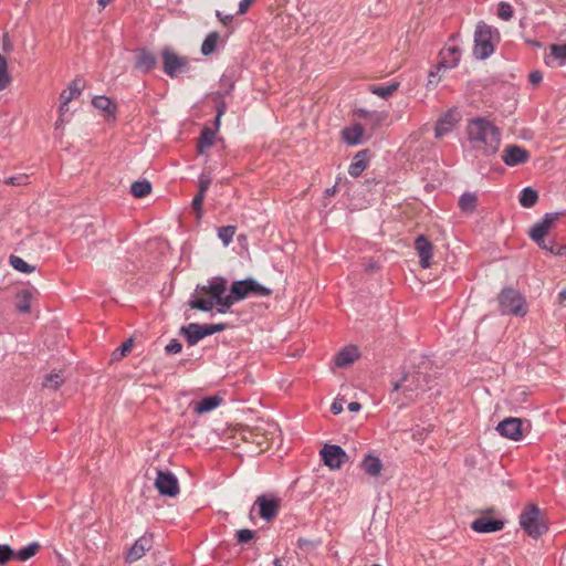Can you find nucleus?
Returning a JSON list of instances; mask_svg holds the SVG:
<instances>
[{
	"label": "nucleus",
	"mask_w": 566,
	"mask_h": 566,
	"mask_svg": "<svg viewBox=\"0 0 566 566\" xmlns=\"http://www.w3.org/2000/svg\"><path fill=\"white\" fill-rule=\"evenodd\" d=\"M212 178L209 172H201L198 179V192L206 196L207 190L211 185Z\"/></svg>",
	"instance_id": "obj_44"
},
{
	"label": "nucleus",
	"mask_w": 566,
	"mask_h": 566,
	"mask_svg": "<svg viewBox=\"0 0 566 566\" xmlns=\"http://www.w3.org/2000/svg\"><path fill=\"white\" fill-rule=\"evenodd\" d=\"M32 292L22 290L15 295V308L19 313H29L31 310Z\"/></svg>",
	"instance_id": "obj_30"
},
{
	"label": "nucleus",
	"mask_w": 566,
	"mask_h": 566,
	"mask_svg": "<svg viewBox=\"0 0 566 566\" xmlns=\"http://www.w3.org/2000/svg\"><path fill=\"white\" fill-rule=\"evenodd\" d=\"M455 118L452 112L446 113L438 122L434 128V135L437 138L450 133L454 127Z\"/></svg>",
	"instance_id": "obj_25"
},
{
	"label": "nucleus",
	"mask_w": 566,
	"mask_h": 566,
	"mask_svg": "<svg viewBox=\"0 0 566 566\" xmlns=\"http://www.w3.org/2000/svg\"><path fill=\"white\" fill-rule=\"evenodd\" d=\"M85 87V81L81 77H75L66 90L60 94V99L64 105H67L72 99L78 97Z\"/></svg>",
	"instance_id": "obj_24"
},
{
	"label": "nucleus",
	"mask_w": 566,
	"mask_h": 566,
	"mask_svg": "<svg viewBox=\"0 0 566 566\" xmlns=\"http://www.w3.org/2000/svg\"><path fill=\"white\" fill-rule=\"evenodd\" d=\"M216 17L226 27L230 25L233 21L232 14L223 15L219 10L216 11Z\"/></svg>",
	"instance_id": "obj_54"
},
{
	"label": "nucleus",
	"mask_w": 566,
	"mask_h": 566,
	"mask_svg": "<svg viewBox=\"0 0 566 566\" xmlns=\"http://www.w3.org/2000/svg\"><path fill=\"white\" fill-rule=\"evenodd\" d=\"M441 69H444L443 66H440V62L430 70L429 74H428V87L429 86H437V84L439 83L440 81V77H439V72Z\"/></svg>",
	"instance_id": "obj_47"
},
{
	"label": "nucleus",
	"mask_w": 566,
	"mask_h": 566,
	"mask_svg": "<svg viewBox=\"0 0 566 566\" xmlns=\"http://www.w3.org/2000/svg\"><path fill=\"white\" fill-rule=\"evenodd\" d=\"M10 264L11 266L22 273H31L34 271V266L27 263L23 259L17 255H10Z\"/></svg>",
	"instance_id": "obj_41"
},
{
	"label": "nucleus",
	"mask_w": 566,
	"mask_h": 566,
	"mask_svg": "<svg viewBox=\"0 0 566 566\" xmlns=\"http://www.w3.org/2000/svg\"><path fill=\"white\" fill-rule=\"evenodd\" d=\"M523 422L520 418H506L499 422L496 430L497 432L507 439L518 441L523 437Z\"/></svg>",
	"instance_id": "obj_17"
},
{
	"label": "nucleus",
	"mask_w": 566,
	"mask_h": 566,
	"mask_svg": "<svg viewBox=\"0 0 566 566\" xmlns=\"http://www.w3.org/2000/svg\"><path fill=\"white\" fill-rule=\"evenodd\" d=\"M254 537H255V532L248 530V528L240 530L235 534V538L239 544H245V543L250 542L251 539H253Z\"/></svg>",
	"instance_id": "obj_45"
},
{
	"label": "nucleus",
	"mask_w": 566,
	"mask_h": 566,
	"mask_svg": "<svg viewBox=\"0 0 566 566\" xmlns=\"http://www.w3.org/2000/svg\"><path fill=\"white\" fill-rule=\"evenodd\" d=\"M130 192L135 198H144L151 192V184L144 179L132 184Z\"/></svg>",
	"instance_id": "obj_34"
},
{
	"label": "nucleus",
	"mask_w": 566,
	"mask_h": 566,
	"mask_svg": "<svg viewBox=\"0 0 566 566\" xmlns=\"http://www.w3.org/2000/svg\"><path fill=\"white\" fill-rule=\"evenodd\" d=\"M543 80V75L539 71H533L528 75V81L532 85H538Z\"/></svg>",
	"instance_id": "obj_53"
},
{
	"label": "nucleus",
	"mask_w": 566,
	"mask_h": 566,
	"mask_svg": "<svg viewBox=\"0 0 566 566\" xmlns=\"http://www.w3.org/2000/svg\"><path fill=\"white\" fill-rule=\"evenodd\" d=\"M219 39L220 35L218 32H210L201 44V53L206 56L212 54L217 49Z\"/></svg>",
	"instance_id": "obj_35"
},
{
	"label": "nucleus",
	"mask_w": 566,
	"mask_h": 566,
	"mask_svg": "<svg viewBox=\"0 0 566 566\" xmlns=\"http://www.w3.org/2000/svg\"><path fill=\"white\" fill-rule=\"evenodd\" d=\"M228 291V281L223 276H214L208 280L207 285L198 284L188 302L191 310L210 312L216 306L217 312L224 314L231 308Z\"/></svg>",
	"instance_id": "obj_1"
},
{
	"label": "nucleus",
	"mask_w": 566,
	"mask_h": 566,
	"mask_svg": "<svg viewBox=\"0 0 566 566\" xmlns=\"http://www.w3.org/2000/svg\"><path fill=\"white\" fill-rule=\"evenodd\" d=\"M552 55L563 62L566 61V43L565 44H553L551 46Z\"/></svg>",
	"instance_id": "obj_49"
},
{
	"label": "nucleus",
	"mask_w": 566,
	"mask_h": 566,
	"mask_svg": "<svg viewBox=\"0 0 566 566\" xmlns=\"http://www.w3.org/2000/svg\"><path fill=\"white\" fill-rule=\"evenodd\" d=\"M155 486L159 494L169 497H175L180 492L177 478L169 471L157 470Z\"/></svg>",
	"instance_id": "obj_12"
},
{
	"label": "nucleus",
	"mask_w": 566,
	"mask_h": 566,
	"mask_svg": "<svg viewBox=\"0 0 566 566\" xmlns=\"http://www.w3.org/2000/svg\"><path fill=\"white\" fill-rule=\"evenodd\" d=\"M63 382L64 379L60 374H49L44 378L43 387L56 390L62 386Z\"/></svg>",
	"instance_id": "obj_42"
},
{
	"label": "nucleus",
	"mask_w": 566,
	"mask_h": 566,
	"mask_svg": "<svg viewBox=\"0 0 566 566\" xmlns=\"http://www.w3.org/2000/svg\"><path fill=\"white\" fill-rule=\"evenodd\" d=\"M504 522L501 520L481 516L471 523V528L476 533H492L501 531Z\"/></svg>",
	"instance_id": "obj_19"
},
{
	"label": "nucleus",
	"mask_w": 566,
	"mask_h": 566,
	"mask_svg": "<svg viewBox=\"0 0 566 566\" xmlns=\"http://www.w3.org/2000/svg\"><path fill=\"white\" fill-rule=\"evenodd\" d=\"M558 297L560 302H566V290L560 291Z\"/></svg>",
	"instance_id": "obj_64"
},
{
	"label": "nucleus",
	"mask_w": 566,
	"mask_h": 566,
	"mask_svg": "<svg viewBox=\"0 0 566 566\" xmlns=\"http://www.w3.org/2000/svg\"><path fill=\"white\" fill-rule=\"evenodd\" d=\"M344 399H335L331 406V411L334 415H338L343 411Z\"/></svg>",
	"instance_id": "obj_56"
},
{
	"label": "nucleus",
	"mask_w": 566,
	"mask_h": 566,
	"mask_svg": "<svg viewBox=\"0 0 566 566\" xmlns=\"http://www.w3.org/2000/svg\"><path fill=\"white\" fill-rule=\"evenodd\" d=\"M502 160L509 167H515L530 160L531 154L524 147L515 144L506 145L502 151Z\"/></svg>",
	"instance_id": "obj_14"
},
{
	"label": "nucleus",
	"mask_w": 566,
	"mask_h": 566,
	"mask_svg": "<svg viewBox=\"0 0 566 566\" xmlns=\"http://www.w3.org/2000/svg\"><path fill=\"white\" fill-rule=\"evenodd\" d=\"M429 376L419 370L403 371L392 381V391H400L407 402L415 401L421 394L429 389Z\"/></svg>",
	"instance_id": "obj_3"
},
{
	"label": "nucleus",
	"mask_w": 566,
	"mask_h": 566,
	"mask_svg": "<svg viewBox=\"0 0 566 566\" xmlns=\"http://www.w3.org/2000/svg\"><path fill=\"white\" fill-rule=\"evenodd\" d=\"M360 357L358 348L354 345L346 346L335 356V365L337 367H346L352 365Z\"/></svg>",
	"instance_id": "obj_22"
},
{
	"label": "nucleus",
	"mask_w": 566,
	"mask_h": 566,
	"mask_svg": "<svg viewBox=\"0 0 566 566\" xmlns=\"http://www.w3.org/2000/svg\"><path fill=\"white\" fill-rule=\"evenodd\" d=\"M518 201L522 207L532 208L538 201V192L532 187H526L521 191Z\"/></svg>",
	"instance_id": "obj_32"
},
{
	"label": "nucleus",
	"mask_w": 566,
	"mask_h": 566,
	"mask_svg": "<svg viewBox=\"0 0 566 566\" xmlns=\"http://www.w3.org/2000/svg\"><path fill=\"white\" fill-rule=\"evenodd\" d=\"M499 308L503 315L525 316L527 304L525 297L512 287L503 289L497 296Z\"/></svg>",
	"instance_id": "obj_5"
},
{
	"label": "nucleus",
	"mask_w": 566,
	"mask_h": 566,
	"mask_svg": "<svg viewBox=\"0 0 566 566\" xmlns=\"http://www.w3.org/2000/svg\"><path fill=\"white\" fill-rule=\"evenodd\" d=\"M254 1L255 0H241L239 3L238 14H244Z\"/></svg>",
	"instance_id": "obj_57"
},
{
	"label": "nucleus",
	"mask_w": 566,
	"mask_h": 566,
	"mask_svg": "<svg viewBox=\"0 0 566 566\" xmlns=\"http://www.w3.org/2000/svg\"><path fill=\"white\" fill-rule=\"evenodd\" d=\"M203 200H205V195L202 193H197L195 196V198L192 199V209L197 212V217L200 218L201 214H202V203H203Z\"/></svg>",
	"instance_id": "obj_50"
},
{
	"label": "nucleus",
	"mask_w": 566,
	"mask_h": 566,
	"mask_svg": "<svg viewBox=\"0 0 566 566\" xmlns=\"http://www.w3.org/2000/svg\"><path fill=\"white\" fill-rule=\"evenodd\" d=\"M113 0H98L97 3L103 10L108 3H111Z\"/></svg>",
	"instance_id": "obj_63"
},
{
	"label": "nucleus",
	"mask_w": 566,
	"mask_h": 566,
	"mask_svg": "<svg viewBox=\"0 0 566 566\" xmlns=\"http://www.w3.org/2000/svg\"><path fill=\"white\" fill-rule=\"evenodd\" d=\"M15 554L9 545H0V565L7 564Z\"/></svg>",
	"instance_id": "obj_46"
},
{
	"label": "nucleus",
	"mask_w": 566,
	"mask_h": 566,
	"mask_svg": "<svg viewBox=\"0 0 566 566\" xmlns=\"http://www.w3.org/2000/svg\"><path fill=\"white\" fill-rule=\"evenodd\" d=\"M224 95L226 94L221 93V92H216L211 95V99L216 103V112H217L216 119H214V129H213L216 132L219 129L221 117L223 116V114L227 111V103L224 101Z\"/></svg>",
	"instance_id": "obj_29"
},
{
	"label": "nucleus",
	"mask_w": 566,
	"mask_h": 566,
	"mask_svg": "<svg viewBox=\"0 0 566 566\" xmlns=\"http://www.w3.org/2000/svg\"><path fill=\"white\" fill-rule=\"evenodd\" d=\"M272 291L261 285L255 280L248 277L245 280L234 281L229 289V297L231 307L234 303L247 298L250 295L270 296Z\"/></svg>",
	"instance_id": "obj_6"
},
{
	"label": "nucleus",
	"mask_w": 566,
	"mask_h": 566,
	"mask_svg": "<svg viewBox=\"0 0 566 566\" xmlns=\"http://www.w3.org/2000/svg\"><path fill=\"white\" fill-rule=\"evenodd\" d=\"M549 252L556 255H565L566 254V245H558L555 243L551 244Z\"/></svg>",
	"instance_id": "obj_55"
},
{
	"label": "nucleus",
	"mask_w": 566,
	"mask_h": 566,
	"mask_svg": "<svg viewBox=\"0 0 566 566\" xmlns=\"http://www.w3.org/2000/svg\"><path fill=\"white\" fill-rule=\"evenodd\" d=\"M520 525L533 538H538L547 527L539 521V509L534 504H527L520 515Z\"/></svg>",
	"instance_id": "obj_8"
},
{
	"label": "nucleus",
	"mask_w": 566,
	"mask_h": 566,
	"mask_svg": "<svg viewBox=\"0 0 566 566\" xmlns=\"http://www.w3.org/2000/svg\"><path fill=\"white\" fill-rule=\"evenodd\" d=\"M60 117H63L64 114L67 112V105H64L63 102H61V106H60Z\"/></svg>",
	"instance_id": "obj_62"
},
{
	"label": "nucleus",
	"mask_w": 566,
	"mask_h": 566,
	"mask_svg": "<svg viewBox=\"0 0 566 566\" xmlns=\"http://www.w3.org/2000/svg\"><path fill=\"white\" fill-rule=\"evenodd\" d=\"M221 402L222 398L219 395L207 396L195 405L193 410L200 415L206 413L216 409Z\"/></svg>",
	"instance_id": "obj_27"
},
{
	"label": "nucleus",
	"mask_w": 566,
	"mask_h": 566,
	"mask_svg": "<svg viewBox=\"0 0 566 566\" xmlns=\"http://www.w3.org/2000/svg\"><path fill=\"white\" fill-rule=\"evenodd\" d=\"M513 8L509 2L501 1L497 7V17L504 21H509L513 18Z\"/></svg>",
	"instance_id": "obj_43"
},
{
	"label": "nucleus",
	"mask_w": 566,
	"mask_h": 566,
	"mask_svg": "<svg viewBox=\"0 0 566 566\" xmlns=\"http://www.w3.org/2000/svg\"><path fill=\"white\" fill-rule=\"evenodd\" d=\"M398 87H399V83H397V82L391 83L389 85H385V86L373 85L370 87V92L379 97L388 98L398 90Z\"/></svg>",
	"instance_id": "obj_37"
},
{
	"label": "nucleus",
	"mask_w": 566,
	"mask_h": 566,
	"mask_svg": "<svg viewBox=\"0 0 566 566\" xmlns=\"http://www.w3.org/2000/svg\"><path fill=\"white\" fill-rule=\"evenodd\" d=\"M359 116L366 122H369L373 125V128L380 126V124L387 118L385 113L376 111L369 112L365 109L359 111Z\"/></svg>",
	"instance_id": "obj_36"
},
{
	"label": "nucleus",
	"mask_w": 566,
	"mask_h": 566,
	"mask_svg": "<svg viewBox=\"0 0 566 566\" xmlns=\"http://www.w3.org/2000/svg\"><path fill=\"white\" fill-rule=\"evenodd\" d=\"M319 453L324 464L333 470L340 469L348 460L344 449L337 444H325Z\"/></svg>",
	"instance_id": "obj_11"
},
{
	"label": "nucleus",
	"mask_w": 566,
	"mask_h": 566,
	"mask_svg": "<svg viewBox=\"0 0 566 566\" xmlns=\"http://www.w3.org/2000/svg\"><path fill=\"white\" fill-rule=\"evenodd\" d=\"M297 547L304 552H310L316 547V543L308 538L300 537L296 543Z\"/></svg>",
	"instance_id": "obj_51"
},
{
	"label": "nucleus",
	"mask_w": 566,
	"mask_h": 566,
	"mask_svg": "<svg viewBox=\"0 0 566 566\" xmlns=\"http://www.w3.org/2000/svg\"><path fill=\"white\" fill-rule=\"evenodd\" d=\"M364 128L360 124H355L342 130V136L348 145H358L361 143Z\"/></svg>",
	"instance_id": "obj_26"
},
{
	"label": "nucleus",
	"mask_w": 566,
	"mask_h": 566,
	"mask_svg": "<svg viewBox=\"0 0 566 566\" xmlns=\"http://www.w3.org/2000/svg\"><path fill=\"white\" fill-rule=\"evenodd\" d=\"M335 192H336V187L334 186V187H332V188H327V189L325 190V196H326V197H331V196H334V195H335Z\"/></svg>",
	"instance_id": "obj_61"
},
{
	"label": "nucleus",
	"mask_w": 566,
	"mask_h": 566,
	"mask_svg": "<svg viewBox=\"0 0 566 566\" xmlns=\"http://www.w3.org/2000/svg\"><path fill=\"white\" fill-rule=\"evenodd\" d=\"M559 212L545 213L542 220L530 230L531 239L536 242V244H542L543 239H545L553 224L559 220Z\"/></svg>",
	"instance_id": "obj_15"
},
{
	"label": "nucleus",
	"mask_w": 566,
	"mask_h": 566,
	"mask_svg": "<svg viewBox=\"0 0 566 566\" xmlns=\"http://www.w3.org/2000/svg\"><path fill=\"white\" fill-rule=\"evenodd\" d=\"M461 59V50L458 45H448L439 53L440 66L453 69L458 66Z\"/></svg>",
	"instance_id": "obj_20"
},
{
	"label": "nucleus",
	"mask_w": 566,
	"mask_h": 566,
	"mask_svg": "<svg viewBox=\"0 0 566 566\" xmlns=\"http://www.w3.org/2000/svg\"><path fill=\"white\" fill-rule=\"evenodd\" d=\"M163 71L166 75L174 78L179 74L188 71L189 60L187 56H181L175 53L170 48H165L161 51Z\"/></svg>",
	"instance_id": "obj_9"
},
{
	"label": "nucleus",
	"mask_w": 566,
	"mask_h": 566,
	"mask_svg": "<svg viewBox=\"0 0 566 566\" xmlns=\"http://www.w3.org/2000/svg\"><path fill=\"white\" fill-rule=\"evenodd\" d=\"M154 544L153 534L145 533L135 543L130 546V548L126 552L124 559L128 564H133L140 559L148 551L151 549Z\"/></svg>",
	"instance_id": "obj_13"
},
{
	"label": "nucleus",
	"mask_w": 566,
	"mask_h": 566,
	"mask_svg": "<svg viewBox=\"0 0 566 566\" xmlns=\"http://www.w3.org/2000/svg\"><path fill=\"white\" fill-rule=\"evenodd\" d=\"M378 269H379V266L375 262H370V263L366 264V271H376Z\"/></svg>",
	"instance_id": "obj_60"
},
{
	"label": "nucleus",
	"mask_w": 566,
	"mask_h": 566,
	"mask_svg": "<svg viewBox=\"0 0 566 566\" xmlns=\"http://www.w3.org/2000/svg\"><path fill=\"white\" fill-rule=\"evenodd\" d=\"M181 349L182 345L178 339H171L165 347L167 354H178Z\"/></svg>",
	"instance_id": "obj_52"
},
{
	"label": "nucleus",
	"mask_w": 566,
	"mask_h": 566,
	"mask_svg": "<svg viewBox=\"0 0 566 566\" xmlns=\"http://www.w3.org/2000/svg\"><path fill=\"white\" fill-rule=\"evenodd\" d=\"M361 469L370 476H377L382 470V463L378 457L367 454L361 462Z\"/></svg>",
	"instance_id": "obj_28"
},
{
	"label": "nucleus",
	"mask_w": 566,
	"mask_h": 566,
	"mask_svg": "<svg viewBox=\"0 0 566 566\" xmlns=\"http://www.w3.org/2000/svg\"><path fill=\"white\" fill-rule=\"evenodd\" d=\"M227 328L226 323L218 324H198L190 323L187 326H181L180 334L186 337L189 346L196 345L200 339L223 332Z\"/></svg>",
	"instance_id": "obj_7"
},
{
	"label": "nucleus",
	"mask_w": 566,
	"mask_h": 566,
	"mask_svg": "<svg viewBox=\"0 0 566 566\" xmlns=\"http://www.w3.org/2000/svg\"><path fill=\"white\" fill-rule=\"evenodd\" d=\"M157 65V56L146 48H138L134 54V67L144 73H150Z\"/></svg>",
	"instance_id": "obj_16"
},
{
	"label": "nucleus",
	"mask_w": 566,
	"mask_h": 566,
	"mask_svg": "<svg viewBox=\"0 0 566 566\" xmlns=\"http://www.w3.org/2000/svg\"><path fill=\"white\" fill-rule=\"evenodd\" d=\"M499 40V31L486 24L484 21H480L476 24L474 32V56L480 60H485L491 56Z\"/></svg>",
	"instance_id": "obj_4"
},
{
	"label": "nucleus",
	"mask_w": 566,
	"mask_h": 566,
	"mask_svg": "<svg viewBox=\"0 0 566 566\" xmlns=\"http://www.w3.org/2000/svg\"><path fill=\"white\" fill-rule=\"evenodd\" d=\"M360 408H361V405L357 401H352L348 403V410L350 412H357L360 410Z\"/></svg>",
	"instance_id": "obj_59"
},
{
	"label": "nucleus",
	"mask_w": 566,
	"mask_h": 566,
	"mask_svg": "<svg viewBox=\"0 0 566 566\" xmlns=\"http://www.w3.org/2000/svg\"><path fill=\"white\" fill-rule=\"evenodd\" d=\"M27 179V177H10L7 180V184L9 185H21L22 180Z\"/></svg>",
	"instance_id": "obj_58"
},
{
	"label": "nucleus",
	"mask_w": 566,
	"mask_h": 566,
	"mask_svg": "<svg viewBox=\"0 0 566 566\" xmlns=\"http://www.w3.org/2000/svg\"><path fill=\"white\" fill-rule=\"evenodd\" d=\"M235 231H237V227L235 226L220 227L218 229V237H219V239L222 241V243L224 245H229L232 242V240H233Z\"/></svg>",
	"instance_id": "obj_40"
},
{
	"label": "nucleus",
	"mask_w": 566,
	"mask_h": 566,
	"mask_svg": "<svg viewBox=\"0 0 566 566\" xmlns=\"http://www.w3.org/2000/svg\"><path fill=\"white\" fill-rule=\"evenodd\" d=\"M92 105L103 112L106 119H115L117 106L116 104L108 97L101 95L95 96L92 99Z\"/></svg>",
	"instance_id": "obj_23"
},
{
	"label": "nucleus",
	"mask_w": 566,
	"mask_h": 566,
	"mask_svg": "<svg viewBox=\"0 0 566 566\" xmlns=\"http://www.w3.org/2000/svg\"><path fill=\"white\" fill-rule=\"evenodd\" d=\"M216 139V130L210 127H205L201 130L200 137L198 139L197 149L199 154H203L205 149L211 147L214 144Z\"/></svg>",
	"instance_id": "obj_31"
},
{
	"label": "nucleus",
	"mask_w": 566,
	"mask_h": 566,
	"mask_svg": "<svg viewBox=\"0 0 566 566\" xmlns=\"http://www.w3.org/2000/svg\"><path fill=\"white\" fill-rule=\"evenodd\" d=\"M11 83L8 63L4 55L0 54V91H3Z\"/></svg>",
	"instance_id": "obj_39"
},
{
	"label": "nucleus",
	"mask_w": 566,
	"mask_h": 566,
	"mask_svg": "<svg viewBox=\"0 0 566 566\" xmlns=\"http://www.w3.org/2000/svg\"><path fill=\"white\" fill-rule=\"evenodd\" d=\"M478 197L475 193L465 192L459 199V208L465 213H472L476 209Z\"/></svg>",
	"instance_id": "obj_33"
},
{
	"label": "nucleus",
	"mask_w": 566,
	"mask_h": 566,
	"mask_svg": "<svg viewBox=\"0 0 566 566\" xmlns=\"http://www.w3.org/2000/svg\"><path fill=\"white\" fill-rule=\"evenodd\" d=\"M415 249L419 255V263L422 269H428L431 266L432 259V250L433 245L424 235H419L415 240Z\"/></svg>",
	"instance_id": "obj_18"
},
{
	"label": "nucleus",
	"mask_w": 566,
	"mask_h": 566,
	"mask_svg": "<svg viewBox=\"0 0 566 566\" xmlns=\"http://www.w3.org/2000/svg\"><path fill=\"white\" fill-rule=\"evenodd\" d=\"M468 140L472 148L484 156L497 153L501 145V130L491 120L484 117H474L467 126Z\"/></svg>",
	"instance_id": "obj_2"
},
{
	"label": "nucleus",
	"mask_w": 566,
	"mask_h": 566,
	"mask_svg": "<svg viewBox=\"0 0 566 566\" xmlns=\"http://www.w3.org/2000/svg\"><path fill=\"white\" fill-rule=\"evenodd\" d=\"M133 345H134V340L133 338H128L127 340H125L120 347H118L115 352H114V356L115 358H118V357H123L125 355H127V353H129L133 348Z\"/></svg>",
	"instance_id": "obj_48"
},
{
	"label": "nucleus",
	"mask_w": 566,
	"mask_h": 566,
	"mask_svg": "<svg viewBox=\"0 0 566 566\" xmlns=\"http://www.w3.org/2000/svg\"><path fill=\"white\" fill-rule=\"evenodd\" d=\"M40 549V544L36 542H33L29 544L28 546L21 548L15 554V558L20 562H25L30 559L32 556H34Z\"/></svg>",
	"instance_id": "obj_38"
},
{
	"label": "nucleus",
	"mask_w": 566,
	"mask_h": 566,
	"mask_svg": "<svg viewBox=\"0 0 566 566\" xmlns=\"http://www.w3.org/2000/svg\"><path fill=\"white\" fill-rule=\"evenodd\" d=\"M254 507H258L259 516L269 522L277 516L281 509V499L270 494H261L256 497L252 510Z\"/></svg>",
	"instance_id": "obj_10"
},
{
	"label": "nucleus",
	"mask_w": 566,
	"mask_h": 566,
	"mask_svg": "<svg viewBox=\"0 0 566 566\" xmlns=\"http://www.w3.org/2000/svg\"><path fill=\"white\" fill-rule=\"evenodd\" d=\"M369 158V149H363L358 151L354 156L352 164L348 167V174L354 178L359 177L363 174V171L368 167Z\"/></svg>",
	"instance_id": "obj_21"
}]
</instances>
